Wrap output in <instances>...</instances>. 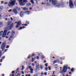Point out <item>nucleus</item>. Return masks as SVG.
<instances>
[{"mask_svg":"<svg viewBox=\"0 0 76 76\" xmlns=\"http://www.w3.org/2000/svg\"><path fill=\"white\" fill-rule=\"evenodd\" d=\"M19 25L17 24L16 26V28H18L19 27Z\"/></svg>","mask_w":76,"mask_h":76,"instance_id":"f704fd0d","label":"nucleus"},{"mask_svg":"<svg viewBox=\"0 0 76 76\" xmlns=\"http://www.w3.org/2000/svg\"><path fill=\"white\" fill-rule=\"evenodd\" d=\"M1 4H3L4 3V1H1Z\"/></svg>","mask_w":76,"mask_h":76,"instance_id":"3c124183","label":"nucleus"},{"mask_svg":"<svg viewBox=\"0 0 76 76\" xmlns=\"http://www.w3.org/2000/svg\"><path fill=\"white\" fill-rule=\"evenodd\" d=\"M67 65L64 66L63 67V70H61L60 71V73L63 74L66 72V71H67Z\"/></svg>","mask_w":76,"mask_h":76,"instance_id":"7ed1b4c3","label":"nucleus"},{"mask_svg":"<svg viewBox=\"0 0 76 76\" xmlns=\"http://www.w3.org/2000/svg\"><path fill=\"white\" fill-rule=\"evenodd\" d=\"M12 10L10 9L8 11V12H12Z\"/></svg>","mask_w":76,"mask_h":76,"instance_id":"4c0bfd02","label":"nucleus"},{"mask_svg":"<svg viewBox=\"0 0 76 76\" xmlns=\"http://www.w3.org/2000/svg\"><path fill=\"white\" fill-rule=\"evenodd\" d=\"M21 22L20 21H18V22L17 24L19 25V26H20V25H21Z\"/></svg>","mask_w":76,"mask_h":76,"instance_id":"2eb2a0df","label":"nucleus"},{"mask_svg":"<svg viewBox=\"0 0 76 76\" xmlns=\"http://www.w3.org/2000/svg\"><path fill=\"white\" fill-rule=\"evenodd\" d=\"M7 51V49H5V52H6V51Z\"/></svg>","mask_w":76,"mask_h":76,"instance_id":"680f3d73","label":"nucleus"},{"mask_svg":"<svg viewBox=\"0 0 76 76\" xmlns=\"http://www.w3.org/2000/svg\"><path fill=\"white\" fill-rule=\"evenodd\" d=\"M44 75H47V72L44 73Z\"/></svg>","mask_w":76,"mask_h":76,"instance_id":"052dcab7","label":"nucleus"},{"mask_svg":"<svg viewBox=\"0 0 76 76\" xmlns=\"http://www.w3.org/2000/svg\"><path fill=\"white\" fill-rule=\"evenodd\" d=\"M8 3V2H5L4 3V4H7Z\"/></svg>","mask_w":76,"mask_h":76,"instance_id":"8fccbe9b","label":"nucleus"},{"mask_svg":"<svg viewBox=\"0 0 76 76\" xmlns=\"http://www.w3.org/2000/svg\"><path fill=\"white\" fill-rule=\"evenodd\" d=\"M5 58V57L3 56L2 58V59H4Z\"/></svg>","mask_w":76,"mask_h":76,"instance_id":"09e8293b","label":"nucleus"},{"mask_svg":"<svg viewBox=\"0 0 76 76\" xmlns=\"http://www.w3.org/2000/svg\"><path fill=\"white\" fill-rule=\"evenodd\" d=\"M15 3L16 0H14L13 1H12L8 3V6L12 8L15 4Z\"/></svg>","mask_w":76,"mask_h":76,"instance_id":"f257e3e1","label":"nucleus"},{"mask_svg":"<svg viewBox=\"0 0 76 76\" xmlns=\"http://www.w3.org/2000/svg\"><path fill=\"white\" fill-rule=\"evenodd\" d=\"M45 69L46 70V71H48V70L47 69H48V67L45 68Z\"/></svg>","mask_w":76,"mask_h":76,"instance_id":"a18cd8bd","label":"nucleus"},{"mask_svg":"<svg viewBox=\"0 0 76 76\" xmlns=\"http://www.w3.org/2000/svg\"><path fill=\"white\" fill-rule=\"evenodd\" d=\"M36 58L37 60H39V56H37Z\"/></svg>","mask_w":76,"mask_h":76,"instance_id":"ea45409f","label":"nucleus"},{"mask_svg":"<svg viewBox=\"0 0 76 76\" xmlns=\"http://www.w3.org/2000/svg\"><path fill=\"white\" fill-rule=\"evenodd\" d=\"M55 73V71H53V73L52 74L54 75V74Z\"/></svg>","mask_w":76,"mask_h":76,"instance_id":"bf43d9fd","label":"nucleus"},{"mask_svg":"<svg viewBox=\"0 0 76 76\" xmlns=\"http://www.w3.org/2000/svg\"><path fill=\"white\" fill-rule=\"evenodd\" d=\"M57 60L54 61L53 62V64H55L56 63H57Z\"/></svg>","mask_w":76,"mask_h":76,"instance_id":"c9c22d12","label":"nucleus"},{"mask_svg":"<svg viewBox=\"0 0 76 76\" xmlns=\"http://www.w3.org/2000/svg\"><path fill=\"white\" fill-rule=\"evenodd\" d=\"M23 10H28V8L27 7H24L23 8Z\"/></svg>","mask_w":76,"mask_h":76,"instance_id":"a211bd4d","label":"nucleus"},{"mask_svg":"<svg viewBox=\"0 0 76 76\" xmlns=\"http://www.w3.org/2000/svg\"><path fill=\"white\" fill-rule=\"evenodd\" d=\"M23 14H24V12L21 11L20 13V16L21 17H23Z\"/></svg>","mask_w":76,"mask_h":76,"instance_id":"9d476101","label":"nucleus"},{"mask_svg":"<svg viewBox=\"0 0 76 76\" xmlns=\"http://www.w3.org/2000/svg\"><path fill=\"white\" fill-rule=\"evenodd\" d=\"M48 69L49 70H51V67L49 66L48 67Z\"/></svg>","mask_w":76,"mask_h":76,"instance_id":"e433bc0d","label":"nucleus"},{"mask_svg":"<svg viewBox=\"0 0 76 76\" xmlns=\"http://www.w3.org/2000/svg\"><path fill=\"white\" fill-rule=\"evenodd\" d=\"M2 61H3V60H2V59H1L0 60V62H1H1H2Z\"/></svg>","mask_w":76,"mask_h":76,"instance_id":"c03bdc74","label":"nucleus"},{"mask_svg":"<svg viewBox=\"0 0 76 76\" xmlns=\"http://www.w3.org/2000/svg\"><path fill=\"white\" fill-rule=\"evenodd\" d=\"M39 64H36V68L37 69H39Z\"/></svg>","mask_w":76,"mask_h":76,"instance_id":"6ab92c4d","label":"nucleus"},{"mask_svg":"<svg viewBox=\"0 0 76 76\" xmlns=\"http://www.w3.org/2000/svg\"><path fill=\"white\" fill-rule=\"evenodd\" d=\"M26 23H27V24H29V22L28 21H26Z\"/></svg>","mask_w":76,"mask_h":76,"instance_id":"79ce46f5","label":"nucleus"},{"mask_svg":"<svg viewBox=\"0 0 76 76\" xmlns=\"http://www.w3.org/2000/svg\"><path fill=\"white\" fill-rule=\"evenodd\" d=\"M3 7H0V11H1V10H2V9H3Z\"/></svg>","mask_w":76,"mask_h":76,"instance_id":"cd10ccee","label":"nucleus"},{"mask_svg":"<svg viewBox=\"0 0 76 76\" xmlns=\"http://www.w3.org/2000/svg\"><path fill=\"white\" fill-rule=\"evenodd\" d=\"M26 6L28 7H29V6H31V3H28L26 4Z\"/></svg>","mask_w":76,"mask_h":76,"instance_id":"aec40b11","label":"nucleus"},{"mask_svg":"<svg viewBox=\"0 0 76 76\" xmlns=\"http://www.w3.org/2000/svg\"><path fill=\"white\" fill-rule=\"evenodd\" d=\"M69 6L71 9L73 8V1L72 0H70L69 2Z\"/></svg>","mask_w":76,"mask_h":76,"instance_id":"39448f33","label":"nucleus"},{"mask_svg":"<svg viewBox=\"0 0 76 76\" xmlns=\"http://www.w3.org/2000/svg\"><path fill=\"white\" fill-rule=\"evenodd\" d=\"M18 1H19V4L20 6H25V4L26 2H27V0H23V1L22 0H17Z\"/></svg>","mask_w":76,"mask_h":76,"instance_id":"f03ea898","label":"nucleus"},{"mask_svg":"<svg viewBox=\"0 0 76 76\" xmlns=\"http://www.w3.org/2000/svg\"><path fill=\"white\" fill-rule=\"evenodd\" d=\"M12 12L13 13L15 14V15H17V14H18V11L17 10V9L16 8L13 9L12 10Z\"/></svg>","mask_w":76,"mask_h":76,"instance_id":"1a4fd4ad","label":"nucleus"},{"mask_svg":"<svg viewBox=\"0 0 76 76\" xmlns=\"http://www.w3.org/2000/svg\"><path fill=\"white\" fill-rule=\"evenodd\" d=\"M6 33H4L2 34V37H6Z\"/></svg>","mask_w":76,"mask_h":76,"instance_id":"f8f14e48","label":"nucleus"},{"mask_svg":"<svg viewBox=\"0 0 76 76\" xmlns=\"http://www.w3.org/2000/svg\"><path fill=\"white\" fill-rule=\"evenodd\" d=\"M71 72H73V71H74V69L73 68H72V69H71Z\"/></svg>","mask_w":76,"mask_h":76,"instance_id":"473e14b6","label":"nucleus"},{"mask_svg":"<svg viewBox=\"0 0 76 76\" xmlns=\"http://www.w3.org/2000/svg\"><path fill=\"white\" fill-rule=\"evenodd\" d=\"M35 58H32V61H31V62H34V61H35Z\"/></svg>","mask_w":76,"mask_h":76,"instance_id":"5701e85b","label":"nucleus"},{"mask_svg":"<svg viewBox=\"0 0 76 76\" xmlns=\"http://www.w3.org/2000/svg\"><path fill=\"white\" fill-rule=\"evenodd\" d=\"M12 35H14L15 34V32L13 31H12Z\"/></svg>","mask_w":76,"mask_h":76,"instance_id":"a878e982","label":"nucleus"},{"mask_svg":"<svg viewBox=\"0 0 76 76\" xmlns=\"http://www.w3.org/2000/svg\"><path fill=\"white\" fill-rule=\"evenodd\" d=\"M36 4H38V1H36Z\"/></svg>","mask_w":76,"mask_h":76,"instance_id":"de8ad7c7","label":"nucleus"},{"mask_svg":"<svg viewBox=\"0 0 76 76\" xmlns=\"http://www.w3.org/2000/svg\"><path fill=\"white\" fill-rule=\"evenodd\" d=\"M55 69L56 70L57 69V67H55Z\"/></svg>","mask_w":76,"mask_h":76,"instance_id":"0e129e2a","label":"nucleus"},{"mask_svg":"<svg viewBox=\"0 0 76 76\" xmlns=\"http://www.w3.org/2000/svg\"><path fill=\"white\" fill-rule=\"evenodd\" d=\"M31 2L32 4H34V1H33V0H31Z\"/></svg>","mask_w":76,"mask_h":76,"instance_id":"7c9ffc66","label":"nucleus"},{"mask_svg":"<svg viewBox=\"0 0 76 76\" xmlns=\"http://www.w3.org/2000/svg\"><path fill=\"white\" fill-rule=\"evenodd\" d=\"M8 29L7 28H5L4 29V32L5 33H7V31H8Z\"/></svg>","mask_w":76,"mask_h":76,"instance_id":"ddd939ff","label":"nucleus"},{"mask_svg":"<svg viewBox=\"0 0 76 76\" xmlns=\"http://www.w3.org/2000/svg\"><path fill=\"white\" fill-rule=\"evenodd\" d=\"M13 23L10 26H7V28L8 29V31L10 30V29H12V28H13Z\"/></svg>","mask_w":76,"mask_h":76,"instance_id":"20e7f679","label":"nucleus"},{"mask_svg":"<svg viewBox=\"0 0 76 76\" xmlns=\"http://www.w3.org/2000/svg\"><path fill=\"white\" fill-rule=\"evenodd\" d=\"M19 69V68H17V71H18V70Z\"/></svg>","mask_w":76,"mask_h":76,"instance_id":"338daca9","label":"nucleus"},{"mask_svg":"<svg viewBox=\"0 0 76 76\" xmlns=\"http://www.w3.org/2000/svg\"><path fill=\"white\" fill-rule=\"evenodd\" d=\"M42 68H43L42 66H40V69H42Z\"/></svg>","mask_w":76,"mask_h":76,"instance_id":"13d9d810","label":"nucleus"},{"mask_svg":"<svg viewBox=\"0 0 76 76\" xmlns=\"http://www.w3.org/2000/svg\"><path fill=\"white\" fill-rule=\"evenodd\" d=\"M35 56V54H33L32 55V57H33L34 56Z\"/></svg>","mask_w":76,"mask_h":76,"instance_id":"603ef678","label":"nucleus"},{"mask_svg":"<svg viewBox=\"0 0 76 76\" xmlns=\"http://www.w3.org/2000/svg\"><path fill=\"white\" fill-rule=\"evenodd\" d=\"M30 57H31V56H28V58H30Z\"/></svg>","mask_w":76,"mask_h":76,"instance_id":"69168bd1","label":"nucleus"},{"mask_svg":"<svg viewBox=\"0 0 76 76\" xmlns=\"http://www.w3.org/2000/svg\"><path fill=\"white\" fill-rule=\"evenodd\" d=\"M61 4L62 5H63V4H64V3H63V2L62 1H61Z\"/></svg>","mask_w":76,"mask_h":76,"instance_id":"a19ab883","label":"nucleus"},{"mask_svg":"<svg viewBox=\"0 0 76 76\" xmlns=\"http://www.w3.org/2000/svg\"><path fill=\"white\" fill-rule=\"evenodd\" d=\"M10 32L8 31L7 33V35H9V34H10Z\"/></svg>","mask_w":76,"mask_h":76,"instance_id":"72a5a7b5","label":"nucleus"},{"mask_svg":"<svg viewBox=\"0 0 76 76\" xmlns=\"http://www.w3.org/2000/svg\"><path fill=\"white\" fill-rule=\"evenodd\" d=\"M23 25H24V26H28V25H27V24H23Z\"/></svg>","mask_w":76,"mask_h":76,"instance_id":"58836bf2","label":"nucleus"},{"mask_svg":"<svg viewBox=\"0 0 76 76\" xmlns=\"http://www.w3.org/2000/svg\"><path fill=\"white\" fill-rule=\"evenodd\" d=\"M30 69V73H32L33 72V71H34V70L32 68V67H31V66H27V69Z\"/></svg>","mask_w":76,"mask_h":76,"instance_id":"0eeeda50","label":"nucleus"},{"mask_svg":"<svg viewBox=\"0 0 76 76\" xmlns=\"http://www.w3.org/2000/svg\"><path fill=\"white\" fill-rule=\"evenodd\" d=\"M9 38V37H7V36H6V38L7 39V38Z\"/></svg>","mask_w":76,"mask_h":76,"instance_id":"e2e57ef3","label":"nucleus"},{"mask_svg":"<svg viewBox=\"0 0 76 76\" xmlns=\"http://www.w3.org/2000/svg\"><path fill=\"white\" fill-rule=\"evenodd\" d=\"M24 29V28H25V27L23 26V27H20V30H21V29H22V28Z\"/></svg>","mask_w":76,"mask_h":76,"instance_id":"4be33fe9","label":"nucleus"},{"mask_svg":"<svg viewBox=\"0 0 76 76\" xmlns=\"http://www.w3.org/2000/svg\"><path fill=\"white\" fill-rule=\"evenodd\" d=\"M61 6V5H60V4H58L57 6V7H60Z\"/></svg>","mask_w":76,"mask_h":76,"instance_id":"c85d7f7f","label":"nucleus"},{"mask_svg":"<svg viewBox=\"0 0 76 76\" xmlns=\"http://www.w3.org/2000/svg\"><path fill=\"white\" fill-rule=\"evenodd\" d=\"M25 67L23 66H22V68L21 69V70H23L24 69Z\"/></svg>","mask_w":76,"mask_h":76,"instance_id":"393cba45","label":"nucleus"},{"mask_svg":"<svg viewBox=\"0 0 76 76\" xmlns=\"http://www.w3.org/2000/svg\"><path fill=\"white\" fill-rule=\"evenodd\" d=\"M12 74H13V73H15V71H13L12 72Z\"/></svg>","mask_w":76,"mask_h":76,"instance_id":"6e6d98bb","label":"nucleus"},{"mask_svg":"<svg viewBox=\"0 0 76 76\" xmlns=\"http://www.w3.org/2000/svg\"><path fill=\"white\" fill-rule=\"evenodd\" d=\"M51 1H52V3L54 5L56 4L57 3V1L56 0H49V2H51Z\"/></svg>","mask_w":76,"mask_h":76,"instance_id":"6e6552de","label":"nucleus"},{"mask_svg":"<svg viewBox=\"0 0 76 76\" xmlns=\"http://www.w3.org/2000/svg\"><path fill=\"white\" fill-rule=\"evenodd\" d=\"M6 44V42H3L1 45V48L2 49V50L3 51L4 48H5V46Z\"/></svg>","mask_w":76,"mask_h":76,"instance_id":"423d86ee","label":"nucleus"},{"mask_svg":"<svg viewBox=\"0 0 76 76\" xmlns=\"http://www.w3.org/2000/svg\"><path fill=\"white\" fill-rule=\"evenodd\" d=\"M1 50L0 51V58L1 57V56H2V54L1 53Z\"/></svg>","mask_w":76,"mask_h":76,"instance_id":"bb28decb","label":"nucleus"},{"mask_svg":"<svg viewBox=\"0 0 76 76\" xmlns=\"http://www.w3.org/2000/svg\"><path fill=\"white\" fill-rule=\"evenodd\" d=\"M24 13H25L26 15H29V14L30 12L29 11H27V12H25Z\"/></svg>","mask_w":76,"mask_h":76,"instance_id":"412c9836","label":"nucleus"},{"mask_svg":"<svg viewBox=\"0 0 76 76\" xmlns=\"http://www.w3.org/2000/svg\"><path fill=\"white\" fill-rule=\"evenodd\" d=\"M32 10V7H30L29 8V10Z\"/></svg>","mask_w":76,"mask_h":76,"instance_id":"4d7b16f0","label":"nucleus"},{"mask_svg":"<svg viewBox=\"0 0 76 76\" xmlns=\"http://www.w3.org/2000/svg\"><path fill=\"white\" fill-rule=\"evenodd\" d=\"M21 73H22V74H23V75L24 74V72H23V71H22L21 72Z\"/></svg>","mask_w":76,"mask_h":76,"instance_id":"864d4df0","label":"nucleus"},{"mask_svg":"<svg viewBox=\"0 0 76 76\" xmlns=\"http://www.w3.org/2000/svg\"><path fill=\"white\" fill-rule=\"evenodd\" d=\"M16 19V17H14V18H12V17H11L10 18V19H11V20L12 21H13V22H15V19Z\"/></svg>","mask_w":76,"mask_h":76,"instance_id":"9b49d317","label":"nucleus"},{"mask_svg":"<svg viewBox=\"0 0 76 76\" xmlns=\"http://www.w3.org/2000/svg\"><path fill=\"white\" fill-rule=\"evenodd\" d=\"M32 66H34H34H35V65H34V64H32Z\"/></svg>","mask_w":76,"mask_h":76,"instance_id":"774afa93","label":"nucleus"},{"mask_svg":"<svg viewBox=\"0 0 76 76\" xmlns=\"http://www.w3.org/2000/svg\"><path fill=\"white\" fill-rule=\"evenodd\" d=\"M47 63L46 64H45V66H46V67H47V66H48V65H47Z\"/></svg>","mask_w":76,"mask_h":76,"instance_id":"49530a36","label":"nucleus"},{"mask_svg":"<svg viewBox=\"0 0 76 76\" xmlns=\"http://www.w3.org/2000/svg\"><path fill=\"white\" fill-rule=\"evenodd\" d=\"M7 17H8V15H6L4 17L5 19V20H7L8 18H7Z\"/></svg>","mask_w":76,"mask_h":76,"instance_id":"4468645a","label":"nucleus"},{"mask_svg":"<svg viewBox=\"0 0 76 76\" xmlns=\"http://www.w3.org/2000/svg\"><path fill=\"white\" fill-rule=\"evenodd\" d=\"M9 48V46L7 45V47H6V48Z\"/></svg>","mask_w":76,"mask_h":76,"instance_id":"37998d69","label":"nucleus"},{"mask_svg":"<svg viewBox=\"0 0 76 76\" xmlns=\"http://www.w3.org/2000/svg\"><path fill=\"white\" fill-rule=\"evenodd\" d=\"M2 25H3V23L2 22H0V28L2 26Z\"/></svg>","mask_w":76,"mask_h":76,"instance_id":"b1692460","label":"nucleus"},{"mask_svg":"<svg viewBox=\"0 0 76 76\" xmlns=\"http://www.w3.org/2000/svg\"><path fill=\"white\" fill-rule=\"evenodd\" d=\"M20 76V74H18L17 75H16V76Z\"/></svg>","mask_w":76,"mask_h":76,"instance_id":"5fc2aeb1","label":"nucleus"},{"mask_svg":"<svg viewBox=\"0 0 76 76\" xmlns=\"http://www.w3.org/2000/svg\"><path fill=\"white\" fill-rule=\"evenodd\" d=\"M44 58V56L42 55L41 56V58L42 59V60H43Z\"/></svg>","mask_w":76,"mask_h":76,"instance_id":"c756f323","label":"nucleus"},{"mask_svg":"<svg viewBox=\"0 0 76 76\" xmlns=\"http://www.w3.org/2000/svg\"><path fill=\"white\" fill-rule=\"evenodd\" d=\"M3 31H0V41L1 40V34H2V33H3Z\"/></svg>","mask_w":76,"mask_h":76,"instance_id":"f3484780","label":"nucleus"},{"mask_svg":"<svg viewBox=\"0 0 76 76\" xmlns=\"http://www.w3.org/2000/svg\"><path fill=\"white\" fill-rule=\"evenodd\" d=\"M13 37L12 36H11L9 38V41H10V39L12 38Z\"/></svg>","mask_w":76,"mask_h":76,"instance_id":"2f4dec72","label":"nucleus"},{"mask_svg":"<svg viewBox=\"0 0 76 76\" xmlns=\"http://www.w3.org/2000/svg\"><path fill=\"white\" fill-rule=\"evenodd\" d=\"M11 23H12L11 21H9L7 23V26H10V24H11Z\"/></svg>","mask_w":76,"mask_h":76,"instance_id":"dca6fc26","label":"nucleus"}]
</instances>
